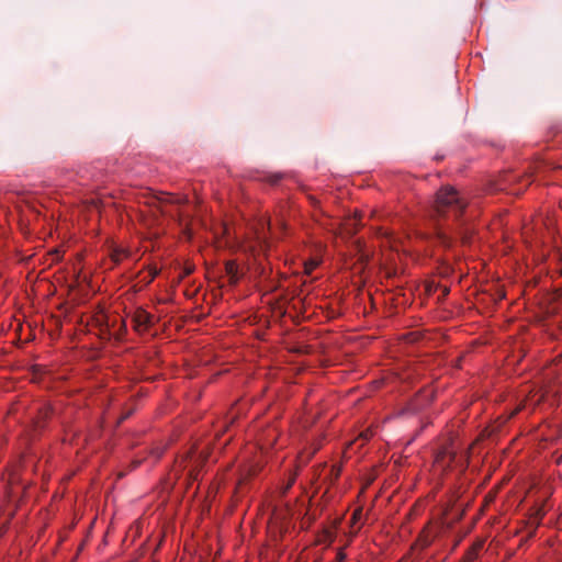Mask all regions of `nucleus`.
Instances as JSON below:
<instances>
[{
    "label": "nucleus",
    "instance_id": "obj_1",
    "mask_svg": "<svg viewBox=\"0 0 562 562\" xmlns=\"http://www.w3.org/2000/svg\"><path fill=\"white\" fill-rule=\"evenodd\" d=\"M465 207L467 201L453 187L445 186L436 194L434 211L437 217L458 220Z\"/></svg>",
    "mask_w": 562,
    "mask_h": 562
},
{
    "label": "nucleus",
    "instance_id": "obj_2",
    "mask_svg": "<svg viewBox=\"0 0 562 562\" xmlns=\"http://www.w3.org/2000/svg\"><path fill=\"white\" fill-rule=\"evenodd\" d=\"M453 462H457V451L452 447V442H449L437 451L435 456V463L445 471L449 469Z\"/></svg>",
    "mask_w": 562,
    "mask_h": 562
},
{
    "label": "nucleus",
    "instance_id": "obj_3",
    "mask_svg": "<svg viewBox=\"0 0 562 562\" xmlns=\"http://www.w3.org/2000/svg\"><path fill=\"white\" fill-rule=\"evenodd\" d=\"M133 328L138 334L147 331L154 325V316L138 307L132 315Z\"/></svg>",
    "mask_w": 562,
    "mask_h": 562
},
{
    "label": "nucleus",
    "instance_id": "obj_4",
    "mask_svg": "<svg viewBox=\"0 0 562 562\" xmlns=\"http://www.w3.org/2000/svg\"><path fill=\"white\" fill-rule=\"evenodd\" d=\"M206 457L199 456L193 458L191 452H189L186 457L182 458L181 464H183V469H188V476L192 481H196L199 477V471L202 464L204 463Z\"/></svg>",
    "mask_w": 562,
    "mask_h": 562
},
{
    "label": "nucleus",
    "instance_id": "obj_5",
    "mask_svg": "<svg viewBox=\"0 0 562 562\" xmlns=\"http://www.w3.org/2000/svg\"><path fill=\"white\" fill-rule=\"evenodd\" d=\"M435 235L440 245L446 248L452 246V237L443 229V227L437 223L435 227Z\"/></svg>",
    "mask_w": 562,
    "mask_h": 562
},
{
    "label": "nucleus",
    "instance_id": "obj_6",
    "mask_svg": "<svg viewBox=\"0 0 562 562\" xmlns=\"http://www.w3.org/2000/svg\"><path fill=\"white\" fill-rule=\"evenodd\" d=\"M544 394L540 391L532 393L522 404H520L512 414V416L516 415L520 409L526 408L528 405L537 406L541 401H543Z\"/></svg>",
    "mask_w": 562,
    "mask_h": 562
},
{
    "label": "nucleus",
    "instance_id": "obj_7",
    "mask_svg": "<svg viewBox=\"0 0 562 562\" xmlns=\"http://www.w3.org/2000/svg\"><path fill=\"white\" fill-rule=\"evenodd\" d=\"M225 272L229 277V282L232 284H235L238 281V268L234 261L226 262Z\"/></svg>",
    "mask_w": 562,
    "mask_h": 562
},
{
    "label": "nucleus",
    "instance_id": "obj_8",
    "mask_svg": "<svg viewBox=\"0 0 562 562\" xmlns=\"http://www.w3.org/2000/svg\"><path fill=\"white\" fill-rule=\"evenodd\" d=\"M283 178L282 173H270L265 177V180L269 182L270 184L274 186L277 184L281 179Z\"/></svg>",
    "mask_w": 562,
    "mask_h": 562
},
{
    "label": "nucleus",
    "instance_id": "obj_9",
    "mask_svg": "<svg viewBox=\"0 0 562 562\" xmlns=\"http://www.w3.org/2000/svg\"><path fill=\"white\" fill-rule=\"evenodd\" d=\"M49 415V408H43L40 411V419L36 422V427L43 426V420L46 419Z\"/></svg>",
    "mask_w": 562,
    "mask_h": 562
},
{
    "label": "nucleus",
    "instance_id": "obj_10",
    "mask_svg": "<svg viewBox=\"0 0 562 562\" xmlns=\"http://www.w3.org/2000/svg\"><path fill=\"white\" fill-rule=\"evenodd\" d=\"M317 266V262L316 261H312L310 263H306L305 265V271L306 273H311L313 271V269Z\"/></svg>",
    "mask_w": 562,
    "mask_h": 562
},
{
    "label": "nucleus",
    "instance_id": "obj_11",
    "mask_svg": "<svg viewBox=\"0 0 562 562\" xmlns=\"http://www.w3.org/2000/svg\"><path fill=\"white\" fill-rule=\"evenodd\" d=\"M151 453L155 456L156 460L159 459L164 454L162 448L153 449Z\"/></svg>",
    "mask_w": 562,
    "mask_h": 562
},
{
    "label": "nucleus",
    "instance_id": "obj_12",
    "mask_svg": "<svg viewBox=\"0 0 562 562\" xmlns=\"http://www.w3.org/2000/svg\"><path fill=\"white\" fill-rule=\"evenodd\" d=\"M469 450H470V449H468V450H467V452H465V454H464V460H463L462 462L460 461V467H461L462 469H465V468H467V465H468Z\"/></svg>",
    "mask_w": 562,
    "mask_h": 562
},
{
    "label": "nucleus",
    "instance_id": "obj_13",
    "mask_svg": "<svg viewBox=\"0 0 562 562\" xmlns=\"http://www.w3.org/2000/svg\"><path fill=\"white\" fill-rule=\"evenodd\" d=\"M346 559V554L342 551H339L337 554L338 562H342Z\"/></svg>",
    "mask_w": 562,
    "mask_h": 562
},
{
    "label": "nucleus",
    "instance_id": "obj_14",
    "mask_svg": "<svg viewBox=\"0 0 562 562\" xmlns=\"http://www.w3.org/2000/svg\"><path fill=\"white\" fill-rule=\"evenodd\" d=\"M295 482V476H293L290 481H288V485L285 487V491H288Z\"/></svg>",
    "mask_w": 562,
    "mask_h": 562
},
{
    "label": "nucleus",
    "instance_id": "obj_15",
    "mask_svg": "<svg viewBox=\"0 0 562 562\" xmlns=\"http://www.w3.org/2000/svg\"><path fill=\"white\" fill-rule=\"evenodd\" d=\"M295 482V476H293L290 481H288V485L285 487V491H288Z\"/></svg>",
    "mask_w": 562,
    "mask_h": 562
},
{
    "label": "nucleus",
    "instance_id": "obj_16",
    "mask_svg": "<svg viewBox=\"0 0 562 562\" xmlns=\"http://www.w3.org/2000/svg\"><path fill=\"white\" fill-rule=\"evenodd\" d=\"M131 414H132V412H131V411H130V412H127L126 414H124V415L120 418L119 423H122V422H124L125 419H127V418H128V416H130Z\"/></svg>",
    "mask_w": 562,
    "mask_h": 562
},
{
    "label": "nucleus",
    "instance_id": "obj_17",
    "mask_svg": "<svg viewBox=\"0 0 562 562\" xmlns=\"http://www.w3.org/2000/svg\"><path fill=\"white\" fill-rule=\"evenodd\" d=\"M459 236H460V238H461L463 244L468 243V240H469L468 236H465V235H463L461 233H459Z\"/></svg>",
    "mask_w": 562,
    "mask_h": 562
},
{
    "label": "nucleus",
    "instance_id": "obj_18",
    "mask_svg": "<svg viewBox=\"0 0 562 562\" xmlns=\"http://www.w3.org/2000/svg\"><path fill=\"white\" fill-rule=\"evenodd\" d=\"M431 539H428L427 537H424L423 539V546H428L430 543Z\"/></svg>",
    "mask_w": 562,
    "mask_h": 562
},
{
    "label": "nucleus",
    "instance_id": "obj_19",
    "mask_svg": "<svg viewBox=\"0 0 562 562\" xmlns=\"http://www.w3.org/2000/svg\"><path fill=\"white\" fill-rule=\"evenodd\" d=\"M113 259H114L115 261H120V260H121V254L115 252V254L113 255Z\"/></svg>",
    "mask_w": 562,
    "mask_h": 562
},
{
    "label": "nucleus",
    "instance_id": "obj_20",
    "mask_svg": "<svg viewBox=\"0 0 562 562\" xmlns=\"http://www.w3.org/2000/svg\"><path fill=\"white\" fill-rule=\"evenodd\" d=\"M121 323H122V328H123L124 330H126L125 322L122 319V321H121Z\"/></svg>",
    "mask_w": 562,
    "mask_h": 562
},
{
    "label": "nucleus",
    "instance_id": "obj_21",
    "mask_svg": "<svg viewBox=\"0 0 562 562\" xmlns=\"http://www.w3.org/2000/svg\"><path fill=\"white\" fill-rule=\"evenodd\" d=\"M191 269H186V273L184 274H190L191 273Z\"/></svg>",
    "mask_w": 562,
    "mask_h": 562
},
{
    "label": "nucleus",
    "instance_id": "obj_22",
    "mask_svg": "<svg viewBox=\"0 0 562 562\" xmlns=\"http://www.w3.org/2000/svg\"><path fill=\"white\" fill-rule=\"evenodd\" d=\"M156 274L157 272H155V274L150 277V280H154Z\"/></svg>",
    "mask_w": 562,
    "mask_h": 562
},
{
    "label": "nucleus",
    "instance_id": "obj_23",
    "mask_svg": "<svg viewBox=\"0 0 562 562\" xmlns=\"http://www.w3.org/2000/svg\"><path fill=\"white\" fill-rule=\"evenodd\" d=\"M156 274L157 272H155V274L150 277V280H154Z\"/></svg>",
    "mask_w": 562,
    "mask_h": 562
}]
</instances>
